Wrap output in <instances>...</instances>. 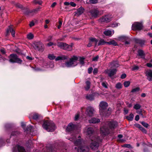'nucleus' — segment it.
Instances as JSON below:
<instances>
[{
    "label": "nucleus",
    "mask_w": 152,
    "mask_h": 152,
    "mask_svg": "<svg viewBox=\"0 0 152 152\" xmlns=\"http://www.w3.org/2000/svg\"><path fill=\"white\" fill-rule=\"evenodd\" d=\"M118 125V123L115 121H111L107 123L105 125L101 127L100 128L101 134L106 135L110 133V129H115Z\"/></svg>",
    "instance_id": "obj_3"
},
{
    "label": "nucleus",
    "mask_w": 152,
    "mask_h": 152,
    "mask_svg": "<svg viewBox=\"0 0 152 152\" xmlns=\"http://www.w3.org/2000/svg\"><path fill=\"white\" fill-rule=\"evenodd\" d=\"M86 132L90 139L92 141L90 145V148L94 150L97 149L99 146V142H101L102 139L99 137L94 135V130L92 128H87Z\"/></svg>",
    "instance_id": "obj_2"
},
{
    "label": "nucleus",
    "mask_w": 152,
    "mask_h": 152,
    "mask_svg": "<svg viewBox=\"0 0 152 152\" xmlns=\"http://www.w3.org/2000/svg\"><path fill=\"white\" fill-rule=\"evenodd\" d=\"M134 126L136 127L139 128L140 129L141 127H142V126L141 125H140V124H134Z\"/></svg>",
    "instance_id": "obj_58"
},
{
    "label": "nucleus",
    "mask_w": 152,
    "mask_h": 152,
    "mask_svg": "<svg viewBox=\"0 0 152 152\" xmlns=\"http://www.w3.org/2000/svg\"><path fill=\"white\" fill-rule=\"evenodd\" d=\"M151 63H148L146 64L147 66L148 67H152V59L151 61Z\"/></svg>",
    "instance_id": "obj_53"
},
{
    "label": "nucleus",
    "mask_w": 152,
    "mask_h": 152,
    "mask_svg": "<svg viewBox=\"0 0 152 152\" xmlns=\"http://www.w3.org/2000/svg\"><path fill=\"white\" fill-rule=\"evenodd\" d=\"M33 70L35 72H38L42 71V69L40 68L37 67H32Z\"/></svg>",
    "instance_id": "obj_47"
},
{
    "label": "nucleus",
    "mask_w": 152,
    "mask_h": 152,
    "mask_svg": "<svg viewBox=\"0 0 152 152\" xmlns=\"http://www.w3.org/2000/svg\"><path fill=\"white\" fill-rule=\"evenodd\" d=\"M31 117L33 119L37 120L39 117V115L36 113H32L31 115Z\"/></svg>",
    "instance_id": "obj_31"
},
{
    "label": "nucleus",
    "mask_w": 152,
    "mask_h": 152,
    "mask_svg": "<svg viewBox=\"0 0 152 152\" xmlns=\"http://www.w3.org/2000/svg\"><path fill=\"white\" fill-rule=\"evenodd\" d=\"M102 86L105 88H107V84L106 82H103L102 83Z\"/></svg>",
    "instance_id": "obj_49"
},
{
    "label": "nucleus",
    "mask_w": 152,
    "mask_h": 152,
    "mask_svg": "<svg viewBox=\"0 0 152 152\" xmlns=\"http://www.w3.org/2000/svg\"><path fill=\"white\" fill-rule=\"evenodd\" d=\"M52 39V36H49L47 38L46 41H51Z\"/></svg>",
    "instance_id": "obj_52"
},
{
    "label": "nucleus",
    "mask_w": 152,
    "mask_h": 152,
    "mask_svg": "<svg viewBox=\"0 0 152 152\" xmlns=\"http://www.w3.org/2000/svg\"><path fill=\"white\" fill-rule=\"evenodd\" d=\"M116 69H115L108 70L106 72L108 74V76L111 77L116 73Z\"/></svg>",
    "instance_id": "obj_18"
},
{
    "label": "nucleus",
    "mask_w": 152,
    "mask_h": 152,
    "mask_svg": "<svg viewBox=\"0 0 152 152\" xmlns=\"http://www.w3.org/2000/svg\"><path fill=\"white\" fill-rule=\"evenodd\" d=\"M126 77V75L125 74H123L121 76V77L122 79H124Z\"/></svg>",
    "instance_id": "obj_61"
},
{
    "label": "nucleus",
    "mask_w": 152,
    "mask_h": 152,
    "mask_svg": "<svg viewBox=\"0 0 152 152\" xmlns=\"http://www.w3.org/2000/svg\"><path fill=\"white\" fill-rule=\"evenodd\" d=\"M86 85L85 87L86 90L88 91L90 88L91 83L89 80H87L86 82Z\"/></svg>",
    "instance_id": "obj_27"
},
{
    "label": "nucleus",
    "mask_w": 152,
    "mask_h": 152,
    "mask_svg": "<svg viewBox=\"0 0 152 152\" xmlns=\"http://www.w3.org/2000/svg\"><path fill=\"white\" fill-rule=\"evenodd\" d=\"M84 10V9L82 7H80L75 12V15L79 16L83 12Z\"/></svg>",
    "instance_id": "obj_20"
},
{
    "label": "nucleus",
    "mask_w": 152,
    "mask_h": 152,
    "mask_svg": "<svg viewBox=\"0 0 152 152\" xmlns=\"http://www.w3.org/2000/svg\"><path fill=\"white\" fill-rule=\"evenodd\" d=\"M141 124L144 126L146 128H147L149 126V125L148 124L144 121H142L141 122Z\"/></svg>",
    "instance_id": "obj_46"
},
{
    "label": "nucleus",
    "mask_w": 152,
    "mask_h": 152,
    "mask_svg": "<svg viewBox=\"0 0 152 152\" xmlns=\"http://www.w3.org/2000/svg\"><path fill=\"white\" fill-rule=\"evenodd\" d=\"M99 58V56H97L94 58L92 59V61H97Z\"/></svg>",
    "instance_id": "obj_55"
},
{
    "label": "nucleus",
    "mask_w": 152,
    "mask_h": 152,
    "mask_svg": "<svg viewBox=\"0 0 152 152\" xmlns=\"http://www.w3.org/2000/svg\"><path fill=\"white\" fill-rule=\"evenodd\" d=\"M98 72V69L96 68H95L93 71V72L94 73V74L95 75Z\"/></svg>",
    "instance_id": "obj_60"
},
{
    "label": "nucleus",
    "mask_w": 152,
    "mask_h": 152,
    "mask_svg": "<svg viewBox=\"0 0 152 152\" xmlns=\"http://www.w3.org/2000/svg\"><path fill=\"white\" fill-rule=\"evenodd\" d=\"M107 44L110 45H113L114 46L118 45L117 43L114 40H112L109 42H107Z\"/></svg>",
    "instance_id": "obj_33"
},
{
    "label": "nucleus",
    "mask_w": 152,
    "mask_h": 152,
    "mask_svg": "<svg viewBox=\"0 0 152 152\" xmlns=\"http://www.w3.org/2000/svg\"><path fill=\"white\" fill-rule=\"evenodd\" d=\"M139 68V66H134L133 68V70H137Z\"/></svg>",
    "instance_id": "obj_59"
},
{
    "label": "nucleus",
    "mask_w": 152,
    "mask_h": 152,
    "mask_svg": "<svg viewBox=\"0 0 152 152\" xmlns=\"http://www.w3.org/2000/svg\"><path fill=\"white\" fill-rule=\"evenodd\" d=\"M130 82L129 81H125L124 83V86L126 87H128L130 85Z\"/></svg>",
    "instance_id": "obj_44"
},
{
    "label": "nucleus",
    "mask_w": 152,
    "mask_h": 152,
    "mask_svg": "<svg viewBox=\"0 0 152 152\" xmlns=\"http://www.w3.org/2000/svg\"><path fill=\"white\" fill-rule=\"evenodd\" d=\"M43 129L48 132H51L54 131L56 128L55 125L52 122L45 121L42 125Z\"/></svg>",
    "instance_id": "obj_4"
},
{
    "label": "nucleus",
    "mask_w": 152,
    "mask_h": 152,
    "mask_svg": "<svg viewBox=\"0 0 152 152\" xmlns=\"http://www.w3.org/2000/svg\"><path fill=\"white\" fill-rule=\"evenodd\" d=\"M62 24V22L61 21H59V25L58 26V29H60V28L61 27V26Z\"/></svg>",
    "instance_id": "obj_57"
},
{
    "label": "nucleus",
    "mask_w": 152,
    "mask_h": 152,
    "mask_svg": "<svg viewBox=\"0 0 152 152\" xmlns=\"http://www.w3.org/2000/svg\"><path fill=\"white\" fill-rule=\"evenodd\" d=\"M140 89L138 87H137L134 88H133L131 91V93H136L140 91Z\"/></svg>",
    "instance_id": "obj_37"
},
{
    "label": "nucleus",
    "mask_w": 152,
    "mask_h": 152,
    "mask_svg": "<svg viewBox=\"0 0 152 152\" xmlns=\"http://www.w3.org/2000/svg\"><path fill=\"white\" fill-rule=\"evenodd\" d=\"M1 52L3 54H4L5 53V52L4 48H1L0 50Z\"/></svg>",
    "instance_id": "obj_63"
},
{
    "label": "nucleus",
    "mask_w": 152,
    "mask_h": 152,
    "mask_svg": "<svg viewBox=\"0 0 152 152\" xmlns=\"http://www.w3.org/2000/svg\"><path fill=\"white\" fill-rule=\"evenodd\" d=\"M33 2L35 4H38L39 5H41L42 3V0H34Z\"/></svg>",
    "instance_id": "obj_40"
},
{
    "label": "nucleus",
    "mask_w": 152,
    "mask_h": 152,
    "mask_svg": "<svg viewBox=\"0 0 152 152\" xmlns=\"http://www.w3.org/2000/svg\"><path fill=\"white\" fill-rule=\"evenodd\" d=\"M86 98L87 99L92 100L94 99V96L92 94H88L86 96Z\"/></svg>",
    "instance_id": "obj_34"
},
{
    "label": "nucleus",
    "mask_w": 152,
    "mask_h": 152,
    "mask_svg": "<svg viewBox=\"0 0 152 152\" xmlns=\"http://www.w3.org/2000/svg\"><path fill=\"white\" fill-rule=\"evenodd\" d=\"M141 107V106L140 104H136L134 105V108L136 110H138L140 109Z\"/></svg>",
    "instance_id": "obj_41"
},
{
    "label": "nucleus",
    "mask_w": 152,
    "mask_h": 152,
    "mask_svg": "<svg viewBox=\"0 0 152 152\" xmlns=\"http://www.w3.org/2000/svg\"><path fill=\"white\" fill-rule=\"evenodd\" d=\"M134 118V115L133 114L131 113L129 115L126 117L127 118L129 121H132V120Z\"/></svg>",
    "instance_id": "obj_39"
},
{
    "label": "nucleus",
    "mask_w": 152,
    "mask_h": 152,
    "mask_svg": "<svg viewBox=\"0 0 152 152\" xmlns=\"http://www.w3.org/2000/svg\"><path fill=\"white\" fill-rule=\"evenodd\" d=\"M110 66L111 67H117L119 66L118 62L117 61H113L111 63Z\"/></svg>",
    "instance_id": "obj_30"
},
{
    "label": "nucleus",
    "mask_w": 152,
    "mask_h": 152,
    "mask_svg": "<svg viewBox=\"0 0 152 152\" xmlns=\"http://www.w3.org/2000/svg\"><path fill=\"white\" fill-rule=\"evenodd\" d=\"M78 58L76 56H73L72 58H70L69 61L64 63L62 66L63 67H68L75 66L77 65L76 62Z\"/></svg>",
    "instance_id": "obj_5"
},
{
    "label": "nucleus",
    "mask_w": 152,
    "mask_h": 152,
    "mask_svg": "<svg viewBox=\"0 0 152 152\" xmlns=\"http://www.w3.org/2000/svg\"><path fill=\"white\" fill-rule=\"evenodd\" d=\"M145 74L147 76V79L149 81H152V71L151 70H147Z\"/></svg>",
    "instance_id": "obj_17"
},
{
    "label": "nucleus",
    "mask_w": 152,
    "mask_h": 152,
    "mask_svg": "<svg viewBox=\"0 0 152 152\" xmlns=\"http://www.w3.org/2000/svg\"><path fill=\"white\" fill-rule=\"evenodd\" d=\"M9 32H10L11 33L13 37H15V31L11 26L9 27V28L7 31V34Z\"/></svg>",
    "instance_id": "obj_24"
},
{
    "label": "nucleus",
    "mask_w": 152,
    "mask_h": 152,
    "mask_svg": "<svg viewBox=\"0 0 152 152\" xmlns=\"http://www.w3.org/2000/svg\"><path fill=\"white\" fill-rule=\"evenodd\" d=\"M93 68L91 67H89L88 69V72L89 74H90L92 72Z\"/></svg>",
    "instance_id": "obj_56"
},
{
    "label": "nucleus",
    "mask_w": 152,
    "mask_h": 152,
    "mask_svg": "<svg viewBox=\"0 0 152 152\" xmlns=\"http://www.w3.org/2000/svg\"><path fill=\"white\" fill-rule=\"evenodd\" d=\"M114 33L113 30H106L104 32V34L106 35L109 36H111Z\"/></svg>",
    "instance_id": "obj_21"
},
{
    "label": "nucleus",
    "mask_w": 152,
    "mask_h": 152,
    "mask_svg": "<svg viewBox=\"0 0 152 152\" xmlns=\"http://www.w3.org/2000/svg\"><path fill=\"white\" fill-rule=\"evenodd\" d=\"M41 8L40 7H39L38 8L34 9L31 11L28 10V9L27 11H24V14L26 15H29L30 13H36L38 11H39V10Z\"/></svg>",
    "instance_id": "obj_19"
},
{
    "label": "nucleus",
    "mask_w": 152,
    "mask_h": 152,
    "mask_svg": "<svg viewBox=\"0 0 152 152\" xmlns=\"http://www.w3.org/2000/svg\"><path fill=\"white\" fill-rule=\"evenodd\" d=\"M12 152H26V151L23 147L17 145L13 148Z\"/></svg>",
    "instance_id": "obj_13"
},
{
    "label": "nucleus",
    "mask_w": 152,
    "mask_h": 152,
    "mask_svg": "<svg viewBox=\"0 0 152 152\" xmlns=\"http://www.w3.org/2000/svg\"><path fill=\"white\" fill-rule=\"evenodd\" d=\"M98 40L95 38L90 37L89 39V42L87 45V46L88 47H91L92 44L93 42H94L95 45H96L98 42Z\"/></svg>",
    "instance_id": "obj_16"
},
{
    "label": "nucleus",
    "mask_w": 152,
    "mask_h": 152,
    "mask_svg": "<svg viewBox=\"0 0 152 152\" xmlns=\"http://www.w3.org/2000/svg\"><path fill=\"white\" fill-rule=\"evenodd\" d=\"M144 133L146 134H147V131L142 126L140 129Z\"/></svg>",
    "instance_id": "obj_48"
},
{
    "label": "nucleus",
    "mask_w": 152,
    "mask_h": 152,
    "mask_svg": "<svg viewBox=\"0 0 152 152\" xmlns=\"http://www.w3.org/2000/svg\"><path fill=\"white\" fill-rule=\"evenodd\" d=\"M77 126L76 125L72 123H69L66 129V131L70 132L71 137L68 139L74 142V144L78 146V152H88L89 151V148L87 146H82L81 145L83 140L80 138V135L76 134L75 131L76 129Z\"/></svg>",
    "instance_id": "obj_1"
},
{
    "label": "nucleus",
    "mask_w": 152,
    "mask_h": 152,
    "mask_svg": "<svg viewBox=\"0 0 152 152\" xmlns=\"http://www.w3.org/2000/svg\"><path fill=\"white\" fill-rule=\"evenodd\" d=\"M112 109L110 108H109L107 110H107L106 111L104 112V115H102V116H107L111 114V111Z\"/></svg>",
    "instance_id": "obj_32"
},
{
    "label": "nucleus",
    "mask_w": 152,
    "mask_h": 152,
    "mask_svg": "<svg viewBox=\"0 0 152 152\" xmlns=\"http://www.w3.org/2000/svg\"><path fill=\"white\" fill-rule=\"evenodd\" d=\"M32 46L35 50L40 51H42L43 50L44 45L40 42H34L33 43Z\"/></svg>",
    "instance_id": "obj_11"
},
{
    "label": "nucleus",
    "mask_w": 152,
    "mask_h": 152,
    "mask_svg": "<svg viewBox=\"0 0 152 152\" xmlns=\"http://www.w3.org/2000/svg\"><path fill=\"white\" fill-rule=\"evenodd\" d=\"M79 115L78 114H76L75 117V121H76L79 118Z\"/></svg>",
    "instance_id": "obj_62"
},
{
    "label": "nucleus",
    "mask_w": 152,
    "mask_h": 152,
    "mask_svg": "<svg viewBox=\"0 0 152 152\" xmlns=\"http://www.w3.org/2000/svg\"><path fill=\"white\" fill-rule=\"evenodd\" d=\"M126 38V37L124 36H121L119 37H118V40H121L122 39H125Z\"/></svg>",
    "instance_id": "obj_50"
},
{
    "label": "nucleus",
    "mask_w": 152,
    "mask_h": 152,
    "mask_svg": "<svg viewBox=\"0 0 152 152\" xmlns=\"http://www.w3.org/2000/svg\"><path fill=\"white\" fill-rule=\"evenodd\" d=\"M134 40L136 43H138L142 45L144 43V41L140 39L135 38L134 39Z\"/></svg>",
    "instance_id": "obj_29"
},
{
    "label": "nucleus",
    "mask_w": 152,
    "mask_h": 152,
    "mask_svg": "<svg viewBox=\"0 0 152 152\" xmlns=\"http://www.w3.org/2000/svg\"><path fill=\"white\" fill-rule=\"evenodd\" d=\"M120 25V24L119 23H116V22H114L113 23H111L110 25V26L112 27H116L119 25Z\"/></svg>",
    "instance_id": "obj_36"
},
{
    "label": "nucleus",
    "mask_w": 152,
    "mask_h": 152,
    "mask_svg": "<svg viewBox=\"0 0 152 152\" xmlns=\"http://www.w3.org/2000/svg\"><path fill=\"white\" fill-rule=\"evenodd\" d=\"M89 12L92 17L96 18L99 15H101L102 12L97 9L94 8L90 10Z\"/></svg>",
    "instance_id": "obj_12"
},
{
    "label": "nucleus",
    "mask_w": 152,
    "mask_h": 152,
    "mask_svg": "<svg viewBox=\"0 0 152 152\" xmlns=\"http://www.w3.org/2000/svg\"><path fill=\"white\" fill-rule=\"evenodd\" d=\"M142 28V24L140 23L136 22L132 24V28L134 30H141Z\"/></svg>",
    "instance_id": "obj_15"
},
{
    "label": "nucleus",
    "mask_w": 152,
    "mask_h": 152,
    "mask_svg": "<svg viewBox=\"0 0 152 152\" xmlns=\"http://www.w3.org/2000/svg\"><path fill=\"white\" fill-rule=\"evenodd\" d=\"M70 4L71 6L73 7H75L76 5V4L73 2H70Z\"/></svg>",
    "instance_id": "obj_64"
},
{
    "label": "nucleus",
    "mask_w": 152,
    "mask_h": 152,
    "mask_svg": "<svg viewBox=\"0 0 152 152\" xmlns=\"http://www.w3.org/2000/svg\"><path fill=\"white\" fill-rule=\"evenodd\" d=\"M16 7L19 8L20 9L23 11V12L24 13V11H27L28 8H27L23 7L22 4L19 3H17L15 4Z\"/></svg>",
    "instance_id": "obj_23"
},
{
    "label": "nucleus",
    "mask_w": 152,
    "mask_h": 152,
    "mask_svg": "<svg viewBox=\"0 0 152 152\" xmlns=\"http://www.w3.org/2000/svg\"><path fill=\"white\" fill-rule=\"evenodd\" d=\"M48 57L50 60H53L55 59L56 61L60 60H64L67 59H68V57L65 55H61L56 58V56L53 54H49Z\"/></svg>",
    "instance_id": "obj_7"
},
{
    "label": "nucleus",
    "mask_w": 152,
    "mask_h": 152,
    "mask_svg": "<svg viewBox=\"0 0 152 152\" xmlns=\"http://www.w3.org/2000/svg\"><path fill=\"white\" fill-rule=\"evenodd\" d=\"M56 43H53L52 42H50L47 44L48 46H50L53 45H56Z\"/></svg>",
    "instance_id": "obj_54"
},
{
    "label": "nucleus",
    "mask_w": 152,
    "mask_h": 152,
    "mask_svg": "<svg viewBox=\"0 0 152 152\" xmlns=\"http://www.w3.org/2000/svg\"><path fill=\"white\" fill-rule=\"evenodd\" d=\"M100 120L98 118H92L89 120V122L90 123L95 124L99 122Z\"/></svg>",
    "instance_id": "obj_26"
},
{
    "label": "nucleus",
    "mask_w": 152,
    "mask_h": 152,
    "mask_svg": "<svg viewBox=\"0 0 152 152\" xmlns=\"http://www.w3.org/2000/svg\"><path fill=\"white\" fill-rule=\"evenodd\" d=\"M34 37V35L31 33H29L27 35V38L29 39H32Z\"/></svg>",
    "instance_id": "obj_38"
},
{
    "label": "nucleus",
    "mask_w": 152,
    "mask_h": 152,
    "mask_svg": "<svg viewBox=\"0 0 152 152\" xmlns=\"http://www.w3.org/2000/svg\"><path fill=\"white\" fill-rule=\"evenodd\" d=\"M20 134V132L17 131H14L12 132L11 135L10 137L11 138L13 137V138H15L17 137Z\"/></svg>",
    "instance_id": "obj_28"
},
{
    "label": "nucleus",
    "mask_w": 152,
    "mask_h": 152,
    "mask_svg": "<svg viewBox=\"0 0 152 152\" xmlns=\"http://www.w3.org/2000/svg\"><path fill=\"white\" fill-rule=\"evenodd\" d=\"M84 58L82 57L80 58L79 61L80 62V64L82 66H83L84 65Z\"/></svg>",
    "instance_id": "obj_43"
},
{
    "label": "nucleus",
    "mask_w": 152,
    "mask_h": 152,
    "mask_svg": "<svg viewBox=\"0 0 152 152\" xmlns=\"http://www.w3.org/2000/svg\"><path fill=\"white\" fill-rule=\"evenodd\" d=\"M33 126L31 125L28 126L26 129H25V131H27L28 133H29L31 135H33Z\"/></svg>",
    "instance_id": "obj_22"
},
{
    "label": "nucleus",
    "mask_w": 152,
    "mask_h": 152,
    "mask_svg": "<svg viewBox=\"0 0 152 152\" xmlns=\"http://www.w3.org/2000/svg\"><path fill=\"white\" fill-rule=\"evenodd\" d=\"M138 55L140 57V58H145V54L144 52L141 50H139L138 51Z\"/></svg>",
    "instance_id": "obj_25"
},
{
    "label": "nucleus",
    "mask_w": 152,
    "mask_h": 152,
    "mask_svg": "<svg viewBox=\"0 0 152 152\" xmlns=\"http://www.w3.org/2000/svg\"><path fill=\"white\" fill-rule=\"evenodd\" d=\"M89 2L91 3L96 4L98 0H89Z\"/></svg>",
    "instance_id": "obj_51"
},
{
    "label": "nucleus",
    "mask_w": 152,
    "mask_h": 152,
    "mask_svg": "<svg viewBox=\"0 0 152 152\" xmlns=\"http://www.w3.org/2000/svg\"><path fill=\"white\" fill-rule=\"evenodd\" d=\"M95 112V110L93 107L89 106L86 109V113L88 116H92L94 115Z\"/></svg>",
    "instance_id": "obj_14"
},
{
    "label": "nucleus",
    "mask_w": 152,
    "mask_h": 152,
    "mask_svg": "<svg viewBox=\"0 0 152 152\" xmlns=\"http://www.w3.org/2000/svg\"><path fill=\"white\" fill-rule=\"evenodd\" d=\"M56 45L61 49L71 51L72 49L73 44H72L70 45H69L64 42H58L57 43Z\"/></svg>",
    "instance_id": "obj_6"
},
{
    "label": "nucleus",
    "mask_w": 152,
    "mask_h": 152,
    "mask_svg": "<svg viewBox=\"0 0 152 152\" xmlns=\"http://www.w3.org/2000/svg\"><path fill=\"white\" fill-rule=\"evenodd\" d=\"M48 64H49L48 65L49 66H45V67L46 68H48V67H50V68H53L54 67V64H53V62H50L48 63Z\"/></svg>",
    "instance_id": "obj_45"
},
{
    "label": "nucleus",
    "mask_w": 152,
    "mask_h": 152,
    "mask_svg": "<svg viewBox=\"0 0 152 152\" xmlns=\"http://www.w3.org/2000/svg\"><path fill=\"white\" fill-rule=\"evenodd\" d=\"M122 87V85L120 83H117L115 86V88L117 89H121Z\"/></svg>",
    "instance_id": "obj_42"
},
{
    "label": "nucleus",
    "mask_w": 152,
    "mask_h": 152,
    "mask_svg": "<svg viewBox=\"0 0 152 152\" xmlns=\"http://www.w3.org/2000/svg\"><path fill=\"white\" fill-rule=\"evenodd\" d=\"M9 61L11 63H17L18 64H21L22 61L18 58L17 56L15 54H11L10 55Z\"/></svg>",
    "instance_id": "obj_10"
},
{
    "label": "nucleus",
    "mask_w": 152,
    "mask_h": 152,
    "mask_svg": "<svg viewBox=\"0 0 152 152\" xmlns=\"http://www.w3.org/2000/svg\"><path fill=\"white\" fill-rule=\"evenodd\" d=\"M108 104L105 102L102 101L99 104V112L101 115H104V112L106 110V108L108 106Z\"/></svg>",
    "instance_id": "obj_9"
},
{
    "label": "nucleus",
    "mask_w": 152,
    "mask_h": 152,
    "mask_svg": "<svg viewBox=\"0 0 152 152\" xmlns=\"http://www.w3.org/2000/svg\"><path fill=\"white\" fill-rule=\"evenodd\" d=\"M107 42L105 41L103 39H101L99 41L98 44V45H103L105 44H107Z\"/></svg>",
    "instance_id": "obj_35"
},
{
    "label": "nucleus",
    "mask_w": 152,
    "mask_h": 152,
    "mask_svg": "<svg viewBox=\"0 0 152 152\" xmlns=\"http://www.w3.org/2000/svg\"><path fill=\"white\" fill-rule=\"evenodd\" d=\"M113 18V16L111 14H108L103 16L100 18L99 20V22L107 23L112 20Z\"/></svg>",
    "instance_id": "obj_8"
}]
</instances>
